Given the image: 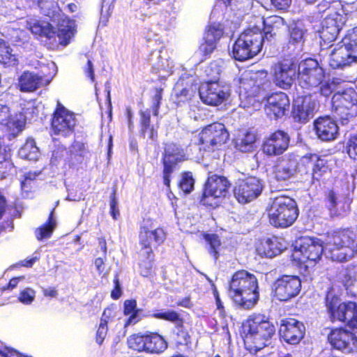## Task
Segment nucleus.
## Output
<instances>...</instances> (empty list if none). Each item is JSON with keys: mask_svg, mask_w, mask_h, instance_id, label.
Instances as JSON below:
<instances>
[{"mask_svg": "<svg viewBox=\"0 0 357 357\" xmlns=\"http://www.w3.org/2000/svg\"><path fill=\"white\" fill-rule=\"evenodd\" d=\"M333 261L346 262L357 255V231L351 227L338 228L327 234L325 245L315 237L301 236L291 255L292 264L307 271L321 260L324 252Z\"/></svg>", "mask_w": 357, "mask_h": 357, "instance_id": "f257e3e1", "label": "nucleus"}, {"mask_svg": "<svg viewBox=\"0 0 357 357\" xmlns=\"http://www.w3.org/2000/svg\"><path fill=\"white\" fill-rule=\"evenodd\" d=\"M227 292L236 305L250 310L259 299L257 278L245 270L237 271L232 274L229 281Z\"/></svg>", "mask_w": 357, "mask_h": 357, "instance_id": "f03ea898", "label": "nucleus"}, {"mask_svg": "<svg viewBox=\"0 0 357 357\" xmlns=\"http://www.w3.org/2000/svg\"><path fill=\"white\" fill-rule=\"evenodd\" d=\"M245 348L250 352H257L268 345L275 333L274 324L264 314L253 313L243 323Z\"/></svg>", "mask_w": 357, "mask_h": 357, "instance_id": "7ed1b4c3", "label": "nucleus"}, {"mask_svg": "<svg viewBox=\"0 0 357 357\" xmlns=\"http://www.w3.org/2000/svg\"><path fill=\"white\" fill-rule=\"evenodd\" d=\"M270 225L276 229L291 227L299 215V209L294 199L279 195L273 199L267 209Z\"/></svg>", "mask_w": 357, "mask_h": 357, "instance_id": "20e7f679", "label": "nucleus"}, {"mask_svg": "<svg viewBox=\"0 0 357 357\" xmlns=\"http://www.w3.org/2000/svg\"><path fill=\"white\" fill-rule=\"evenodd\" d=\"M263 43L260 27H248L235 40L232 48L233 56L239 61L252 59L261 51Z\"/></svg>", "mask_w": 357, "mask_h": 357, "instance_id": "39448f33", "label": "nucleus"}, {"mask_svg": "<svg viewBox=\"0 0 357 357\" xmlns=\"http://www.w3.org/2000/svg\"><path fill=\"white\" fill-rule=\"evenodd\" d=\"M331 103L335 116L342 125H347L357 115V91L351 87L335 92Z\"/></svg>", "mask_w": 357, "mask_h": 357, "instance_id": "423d86ee", "label": "nucleus"}, {"mask_svg": "<svg viewBox=\"0 0 357 357\" xmlns=\"http://www.w3.org/2000/svg\"><path fill=\"white\" fill-rule=\"evenodd\" d=\"M230 187L231 183L226 176L215 174L208 176L199 199L200 204L216 208L218 204L215 199L226 197Z\"/></svg>", "mask_w": 357, "mask_h": 357, "instance_id": "0eeeda50", "label": "nucleus"}, {"mask_svg": "<svg viewBox=\"0 0 357 357\" xmlns=\"http://www.w3.org/2000/svg\"><path fill=\"white\" fill-rule=\"evenodd\" d=\"M76 126L75 113L58 102L50 119V135L52 137H68L75 132Z\"/></svg>", "mask_w": 357, "mask_h": 357, "instance_id": "6e6552de", "label": "nucleus"}, {"mask_svg": "<svg viewBox=\"0 0 357 357\" xmlns=\"http://www.w3.org/2000/svg\"><path fill=\"white\" fill-rule=\"evenodd\" d=\"M166 238L167 233L162 227H155L153 219L143 218L138 232L139 250L149 251L151 254L165 241Z\"/></svg>", "mask_w": 357, "mask_h": 357, "instance_id": "1a4fd4ad", "label": "nucleus"}, {"mask_svg": "<svg viewBox=\"0 0 357 357\" xmlns=\"http://www.w3.org/2000/svg\"><path fill=\"white\" fill-rule=\"evenodd\" d=\"M184 149L175 142L165 144L162 154V180L164 185L170 188L172 174L179 168V164L187 160Z\"/></svg>", "mask_w": 357, "mask_h": 357, "instance_id": "9d476101", "label": "nucleus"}, {"mask_svg": "<svg viewBox=\"0 0 357 357\" xmlns=\"http://www.w3.org/2000/svg\"><path fill=\"white\" fill-rule=\"evenodd\" d=\"M29 29L31 32L39 37H45L49 40L59 38V43L63 46L70 43L72 38L76 33V28L68 21L65 24H59L57 31L50 23H41L39 21H35L30 24Z\"/></svg>", "mask_w": 357, "mask_h": 357, "instance_id": "9b49d317", "label": "nucleus"}, {"mask_svg": "<svg viewBox=\"0 0 357 357\" xmlns=\"http://www.w3.org/2000/svg\"><path fill=\"white\" fill-rule=\"evenodd\" d=\"M297 77L301 87L312 89L319 86L324 82L326 73L316 59L307 58L299 63Z\"/></svg>", "mask_w": 357, "mask_h": 357, "instance_id": "f8f14e48", "label": "nucleus"}, {"mask_svg": "<svg viewBox=\"0 0 357 357\" xmlns=\"http://www.w3.org/2000/svg\"><path fill=\"white\" fill-rule=\"evenodd\" d=\"M128 347L138 352L161 354L167 348V342L164 337L155 332L145 334H133L128 338Z\"/></svg>", "mask_w": 357, "mask_h": 357, "instance_id": "ddd939ff", "label": "nucleus"}, {"mask_svg": "<svg viewBox=\"0 0 357 357\" xmlns=\"http://www.w3.org/2000/svg\"><path fill=\"white\" fill-rule=\"evenodd\" d=\"M299 171L310 174L312 184L319 183L326 174L331 172L330 160L323 155L307 153L301 158Z\"/></svg>", "mask_w": 357, "mask_h": 357, "instance_id": "4468645a", "label": "nucleus"}, {"mask_svg": "<svg viewBox=\"0 0 357 357\" xmlns=\"http://www.w3.org/2000/svg\"><path fill=\"white\" fill-rule=\"evenodd\" d=\"M151 317L174 323L175 324L176 331L174 332V344L176 347H190L192 344V337L184 326V319L175 310H169L167 311L155 310L151 315Z\"/></svg>", "mask_w": 357, "mask_h": 357, "instance_id": "2eb2a0df", "label": "nucleus"}, {"mask_svg": "<svg viewBox=\"0 0 357 357\" xmlns=\"http://www.w3.org/2000/svg\"><path fill=\"white\" fill-rule=\"evenodd\" d=\"M229 138V133L225 126L219 122H214L205 126L199 133L198 145L200 150L210 151L215 146L226 143Z\"/></svg>", "mask_w": 357, "mask_h": 357, "instance_id": "dca6fc26", "label": "nucleus"}, {"mask_svg": "<svg viewBox=\"0 0 357 357\" xmlns=\"http://www.w3.org/2000/svg\"><path fill=\"white\" fill-rule=\"evenodd\" d=\"M301 280L299 276L282 275L273 283V297L281 302H287L296 297L301 290Z\"/></svg>", "mask_w": 357, "mask_h": 357, "instance_id": "f3484780", "label": "nucleus"}, {"mask_svg": "<svg viewBox=\"0 0 357 357\" xmlns=\"http://www.w3.org/2000/svg\"><path fill=\"white\" fill-rule=\"evenodd\" d=\"M199 97L206 105L219 106L230 96L228 86L220 82H204L199 87Z\"/></svg>", "mask_w": 357, "mask_h": 357, "instance_id": "a211bd4d", "label": "nucleus"}, {"mask_svg": "<svg viewBox=\"0 0 357 357\" xmlns=\"http://www.w3.org/2000/svg\"><path fill=\"white\" fill-rule=\"evenodd\" d=\"M262 190L263 184L261 180L255 176H247L237 181L233 192L239 203L247 204L258 197Z\"/></svg>", "mask_w": 357, "mask_h": 357, "instance_id": "6ab92c4d", "label": "nucleus"}, {"mask_svg": "<svg viewBox=\"0 0 357 357\" xmlns=\"http://www.w3.org/2000/svg\"><path fill=\"white\" fill-rule=\"evenodd\" d=\"M350 40L349 43H343L335 47L331 53L329 66L333 69L349 66L357 58V38L354 35Z\"/></svg>", "mask_w": 357, "mask_h": 357, "instance_id": "aec40b11", "label": "nucleus"}, {"mask_svg": "<svg viewBox=\"0 0 357 357\" xmlns=\"http://www.w3.org/2000/svg\"><path fill=\"white\" fill-rule=\"evenodd\" d=\"M319 105L318 100L312 94L298 97L293 103L291 117L296 123H305L314 116Z\"/></svg>", "mask_w": 357, "mask_h": 357, "instance_id": "412c9836", "label": "nucleus"}, {"mask_svg": "<svg viewBox=\"0 0 357 357\" xmlns=\"http://www.w3.org/2000/svg\"><path fill=\"white\" fill-rule=\"evenodd\" d=\"M290 137L282 130H276L266 137L261 144V151L267 156H277L283 154L289 148Z\"/></svg>", "mask_w": 357, "mask_h": 357, "instance_id": "4be33fe9", "label": "nucleus"}, {"mask_svg": "<svg viewBox=\"0 0 357 357\" xmlns=\"http://www.w3.org/2000/svg\"><path fill=\"white\" fill-rule=\"evenodd\" d=\"M278 333L280 337L290 344H297L304 337L305 327L304 324L291 317L280 320Z\"/></svg>", "mask_w": 357, "mask_h": 357, "instance_id": "5701e85b", "label": "nucleus"}, {"mask_svg": "<svg viewBox=\"0 0 357 357\" xmlns=\"http://www.w3.org/2000/svg\"><path fill=\"white\" fill-rule=\"evenodd\" d=\"M197 90L196 79L188 73L182 74L174 87V102L178 107L190 102Z\"/></svg>", "mask_w": 357, "mask_h": 357, "instance_id": "b1692460", "label": "nucleus"}, {"mask_svg": "<svg viewBox=\"0 0 357 357\" xmlns=\"http://www.w3.org/2000/svg\"><path fill=\"white\" fill-rule=\"evenodd\" d=\"M290 107L288 96L282 91L269 94L266 98L264 111L271 119L278 120L283 117Z\"/></svg>", "mask_w": 357, "mask_h": 357, "instance_id": "393cba45", "label": "nucleus"}, {"mask_svg": "<svg viewBox=\"0 0 357 357\" xmlns=\"http://www.w3.org/2000/svg\"><path fill=\"white\" fill-rule=\"evenodd\" d=\"M296 66L290 59H283L273 66V80L276 86L284 89H289L295 80Z\"/></svg>", "mask_w": 357, "mask_h": 357, "instance_id": "a878e982", "label": "nucleus"}, {"mask_svg": "<svg viewBox=\"0 0 357 357\" xmlns=\"http://www.w3.org/2000/svg\"><path fill=\"white\" fill-rule=\"evenodd\" d=\"M331 346L338 350L353 352L357 350V337L351 331L344 328L331 329L328 335Z\"/></svg>", "mask_w": 357, "mask_h": 357, "instance_id": "bb28decb", "label": "nucleus"}, {"mask_svg": "<svg viewBox=\"0 0 357 357\" xmlns=\"http://www.w3.org/2000/svg\"><path fill=\"white\" fill-rule=\"evenodd\" d=\"M316 135L323 141H331L337 138L339 128L335 120L329 116H320L314 121Z\"/></svg>", "mask_w": 357, "mask_h": 357, "instance_id": "cd10ccee", "label": "nucleus"}, {"mask_svg": "<svg viewBox=\"0 0 357 357\" xmlns=\"http://www.w3.org/2000/svg\"><path fill=\"white\" fill-rule=\"evenodd\" d=\"M52 76L40 75L29 71H24L18 79V86L22 92H33L40 87L47 85Z\"/></svg>", "mask_w": 357, "mask_h": 357, "instance_id": "c85d7f7f", "label": "nucleus"}, {"mask_svg": "<svg viewBox=\"0 0 357 357\" xmlns=\"http://www.w3.org/2000/svg\"><path fill=\"white\" fill-rule=\"evenodd\" d=\"M285 250V246L281 239L275 236L264 240L259 248V250L266 257H273L280 255Z\"/></svg>", "mask_w": 357, "mask_h": 357, "instance_id": "c756f323", "label": "nucleus"}, {"mask_svg": "<svg viewBox=\"0 0 357 357\" xmlns=\"http://www.w3.org/2000/svg\"><path fill=\"white\" fill-rule=\"evenodd\" d=\"M261 22L262 24V28H260L261 33L264 42L265 40H269L276 35V31L284 24V20L280 16L273 15L266 20L262 17Z\"/></svg>", "mask_w": 357, "mask_h": 357, "instance_id": "7c9ffc66", "label": "nucleus"}, {"mask_svg": "<svg viewBox=\"0 0 357 357\" xmlns=\"http://www.w3.org/2000/svg\"><path fill=\"white\" fill-rule=\"evenodd\" d=\"M139 114V132L142 135H148L149 139L155 141L158 138L157 128L151 123V109L141 110Z\"/></svg>", "mask_w": 357, "mask_h": 357, "instance_id": "2f4dec72", "label": "nucleus"}, {"mask_svg": "<svg viewBox=\"0 0 357 357\" xmlns=\"http://www.w3.org/2000/svg\"><path fill=\"white\" fill-rule=\"evenodd\" d=\"M202 238L206 242L207 251L216 262L222 248L220 237L217 234L204 232Z\"/></svg>", "mask_w": 357, "mask_h": 357, "instance_id": "473e14b6", "label": "nucleus"}, {"mask_svg": "<svg viewBox=\"0 0 357 357\" xmlns=\"http://www.w3.org/2000/svg\"><path fill=\"white\" fill-rule=\"evenodd\" d=\"M139 273L143 277L150 276L154 268V252L149 254V251H139Z\"/></svg>", "mask_w": 357, "mask_h": 357, "instance_id": "72a5a7b5", "label": "nucleus"}, {"mask_svg": "<svg viewBox=\"0 0 357 357\" xmlns=\"http://www.w3.org/2000/svg\"><path fill=\"white\" fill-rule=\"evenodd\" d=\"M56 221L54 219V209L49 214L47 221L35 230V236L38 241L50 238L56 227Z\"/></svg>", "mask_w": 357, "mask_h": 357, "instance_id": "f704fd0d", "label": "nucleus"}, {"mask_svg": "<svg viewBox=\"0 0 357 357\" xmlns=\"http://www.w3.org/2000/svg\"><path fill=\"white\" fill-rule=\"evenodd\" d=\"M25 125L26 119L22 114L10 117L6 123L8 139L17 137L24 130Z\"/></svg>", "mask_w": 357, "mask_h": 357, "instance_id": "c9c22d12", "label": "nucleus"}, {"mask_svg": "<svg viewBox=\"0 0 357 357\" xmlns=\"http://www.w3.org/2000/svg\"><path fill=\"white\" fill-rule=\"evenodd\" d=\"M325 202L327 208L331 215L335 216L343 215L349 211V206L347 208H339L338 205L340 202L337 201L336 193L333 190H328L325 194Z\"/></svg>", "mask_w": 357, "mask_h": 357, "instance_id": "e433bc0d", "label": "nucleus"}, {"mask_svg": "<svg viewBox=\"0 0 357 357\" xmlns=\"http://www.w3.org/2000/svg\"><path fill=\"white\" fill-rule=\"evenodd\" d=\"M19 155L25 160H37L39 157V149L33 139H28L20 147L18 151Z\"/></svg>", "mask_w": 357, "mask_h": 357, "instance_id": "4c0bfd02", "label": "nucleus"}, {"mask_svg": "<svg viewBox=\"0 0 357 357\" xmlns=\"http://www.w3.org/2000/svg\"><path fill=\"white\" fill-rule=\"evenodd\" d=\"M12 52L10 45L4 40L0 38V63L6 66L17 65L18 60Z\"/></svg>", "mask_w": 357, "mask_h": 357, "instance_id": "58836bf2", "label": "nucleus"}, {"mask_svg": "<svg viewBox=\"0 0 357 357\" xmlns=\"http://www.w3.org/2000/svg\"><path fill=\"white\" fill-rule=\"evenodd\" d=\"M256 140V133L250 130H247L241 138L237 139L236 146L242 152H250L254 149Z\"/></svg>", "mask_w": 357, "mask_h": 357, "instance_id": "ea45409f", "label": "nucleus"}, {"mask_svg": "<svg viewBox=\"0 0 357 357\" xmlns=\"http://www.w3.org/2000/svg\"><path fill=\"white\" fill-rule=\"evenodd\" d=\"M294 168L287 165H275L273 169V174L275 179L278 181H286L294 175Z\"/></svg>", "mask_w": 357, "mask_h": 357, "instance_id": "a19ab883", "label": "nucleus"}, {"mask_svg": "<svg viewBox=\"0 0 357 357\" xmlns=\"http://www.w3.org/2000/svg\"><path fill=\"white\" fill-rule=\"evenodd\" d=\"M195 179L191 172H183L178 183L180 190L184 194L190 193L194 189Z\"/></svg>", "mask_w": 357, "mask_h": 357, "instance_id": "79ce46f5", "label": "nucleus"}, {"mask_svg": "<svg viewBox=\"0 0 357 357\" xmlns=\"http://www.w3.org/2000/svg\"><path fill=\"white\" fill-rule=\"evenodd\" d=\"M216 47L217 44L214 43V42L206 40L203 38L202 42L199 44L197 50V52L201 57L200 62H203L208 59Z\"/></svg>", "mask_w": 357, "mask_h": 357, "instance_id": "37998d69", "label": "nucleus"}, {"mask_svg": "<svg viewBox=\"0 0 357 357\" xmlns=\"http://www.w3.org/2000/svg\"><path fill=\"white\" fill-rule=\"evenodd\" d=\"M222 66L216 61H212L206 67L204 73L206 76L205 82H220Z\"/></svg>", "mask_w": 357, "mask_h": 357, "instance_id": "c03bdc74", "label": "nucleus"}, {"mask_svg": "<svg viewBox=\"0 0 357 357\" xmlns=\"http://www.w3.org/2000/svg\"><path fill=\"white\" fill-rule=\"evenodd\" d=\"M223 29L219 25L212 24L207 26L203 38L217 44L218 41L223 36Z\"/></svg>", "mask_w": 357, "mask_h": 357, "instance_id": "a18cd8bd", "label": "nucleus"}, {"mask_svg": "<svg viewBox=\"0 0 357 357\" xmlns=\"http://www.w3.org/2000/svg\"><path fill=\"white\" fill-rule=\"evenodd\" d=\"M345 322L356 325L357 324V303L349 301L345 303Z\"/></svg>", "mask_w": 357, "mask_h": 357, "instance_id": "49530a36", "label": "nucleus"}, {"mask_svg": "<svg viewBox=\"0 0 357 357\" xmlns=\"http://www.w3.org/2000/svg\"><path fill=\"white\" fill-rule=\"evenodd\" d=\"M357 281L356 272L354 268H347L344 273L341 282L347 290L349 289Z\"/></svg>", "mask_w": 357, "mask_h": 357, "instance_id": "de8ad7c7", "label": "nucleus"}, {"mask_svg": "<svg viewBox=\"0 0 357 357\" xmlns=\"http://www.w3.org/2000/svg\"><path fill=\"white\" fill-rule=\"evenodd\" d=\"M304 40L303 30L297 26L292 28L289 33V43L292 45H302Z\"/></svg>", "mask_w": 357, "mask_h": 357, "instance_id": "09e8293b", "label": "nucleus"}, {"mask_svg": "<svg viewBox=\"0 0 357 357\" xmlns=\"http://www.w3.org/2000/svg\"><path fill=\"white\" fill-rule=\"evenodd\" d=\"M36 291L31 287L22 289L18 296V301L25 305L31 304L35 299Z\"/></svg>", "mask_w": 357, "mask_h": 357, "instance_id": "8fccbe9b", "label": "nucleus"}, {"mask_svg": "<svg viewBox=\"0 0 357 357\" xmlns=\"http://www.w3.org/2000/svg\"><path fill=\"white\" fill-rule=\"evenodd\" d=\"M155 94L152 98L153 105H152V112L153 114L157 116L159 114V109L161 105V102L162 99L163 94V89L162 87H155Z\"/></svg>", "mask_w": 357, "mask_h": 357, "instance_id": "3c124183", "label": "nucleus"}, {"mask_svg": "<svg viewBox=\"0 0 357 357\" xmlns=\"http://www.w3.org/2000/svg\"><path fill=\"white\" fill-rule=\"evenodd\" d=\"M325 302L328 312L331 310H334L336 307L340 305L341 304L340 303L339 297L335 295L331 290H329L326 292Z\"/></svg>", "mask_w": 357, "mask_h": 357, "instance_id": "603ef678", "label": "nucleus"}, {"mask_svg": "<svg viewBox=\"0 0 357 357\" xmlns=\"http://www.w3.org/2000/svg\"><path fill=\"white\" fill-rule=\"evenodd\" d=\"M345 303H342L340 305L336 307L334 310L329 312L330 317L332 321H339L345 322Z\"/></svg>", "mask_w": 357, "mask_h": 357, "instance_id": "864d4df0", "label": "nucleus"}, {"mask_svg": "<svg viewBox=\"0 0 357 357\" xmlns=\"http://www.w3.org/2000/svg\"><path fill=\"white\" fill-rule=\"evenodd\" d=\"M347 151L351 159L357 160V134L349 137L347 144Z\"/></svg>", "mask_w": 357, "mask_h": 357, "instance_id": "5fc2aeb1", "label": "nucleus"}, {"mask_svg": "<svg viewBox=\"0 0 357 357\" xmlns=\"http://www.w3.org/2000/svg\"><path fill=\"white\" fill-rule=\"evenodd\" d=\"M109 213L114 220H117L120 215V212L118 208V200L116 196V189L114 188L110 196L109 202Z\"/></svg>", "mask_w": 357, "mask_h": 357, "instance_id": "6e6d98bb", "label": "nucleus"}, {"mask_svg": "<svg viewBox=\"0 0 357 357\" xmlns=\"http://www.w3.org/2000/svg\"><path fill=\"white\" fill-rule=\"evenodd\" d=\"M142 311V309L138 308L130 312V314H127L128 318L125 320L124 328H127L129 326H134L139 323L142 319V316L140 314Z\"/></svg>", "mask_w": 357, "mask_h": 357, "instance_id": "4d7b16f0", "label": "nucleus"}, {"mask_svg": "<svg viewBox=\"0 0 357 357\" xmlns=\"http://www.w3.org/2000/svg\"><path fill=\"white\" fill-rule=\"evenodd\" d=\"M108 331V326H105L99 324L96 333V342L99 345H101L105 339Z\"/></svg>", "mask_w": 357, "mask_h": 357, "instance_id": "13d9d810", "label": "nucleus"}, {"mask_svg": "<svg viewBox=\"0 0 357 357\" xmlns=\"http://www.w3.org/2000/svg\"><path fill=\"white\" fill-rule=\"evenodd\" d=\"M40 174V172H29L24 174L23 179L20 182L22 190H27L29 181H34L36 177Z\"/></svg>", "mask_w": 357, "mask_h": 357, "instance_id": "bf43d9fd", "label": "nucleus"}, {"mask_svg": "<svg viewBox=\"0 0 357 357\" xmlns=\"http://www.w3.org/2000/svg\"><path fill=\"white\" fill-rule=\"evenodd\" d=\"M137 309L138 308L136 299L130 298L124 301L123 307V313L124 315L129 314Z\"/></svg>", "mask_w": 357, "mask_h": 357, "instance_id": "052dcab7", "label": "nucleus"}, {"mask_svg": "<svg viewBox=\"0 0 357 357\" xmlns=\"http://www.w3.org/2000/svg\"><path fill=\"white\" fill-rule=\"evenodd\" d=\"M114 287L111 291V298L113 300L119 299L122 295V290L119 279V275L116 274L114 278Z\"/></svg>", "mask_w": 357, "mask_h": 357, "instance_id": "680f3d73", "label": "nucleus"}, {"mask_svg": "<svg viewBox=\"0 0 357 357\" xmlns=\"http://www.w3.org/2000/svg\"><path fill=\"white\" fill-rule=\"evenodd\" d=\"M114 317V312L112 307H106L101 315L100 323V324L108 326V323L111 321Z\"/></svg>", "mask_w": 357, "mask_h": 357, "instance_id": "e2e57ef3", "label": "nucleus"}, {"mask_svg": "<svg viewBox=\"0 0 357 357\" xmlns=\"http://www.w3.org/2000/svg\"><path fill=\"white\" fill-rule=\"evenodd\" d=\"M213 296H214L215 301L216 309L218 310H219V312L222 317H226V312L225 310V307H224L223 303L220 299L218 291L216 289V287H214L213 289Z\"/></svg>", "mask_w": 357, "mask_h": 357, "instance_id": "0e129e2a", "label": "nucleus"}, {"mask_svg": "<svg viewBox=\"0 0 357 357\" xmlns=\"http://www.w3.org/2000/svg\"><path fill=\"white\" fill-rule=\"evenodd\" d=\"M319 86V93L321 96L328 98L332 94L333 89L328 82H322Z\"/></svg>", "mask_w": 357, "mask_h": 357, "instance_id": "69168bd1", "label": "nucleus"}, {"mask_svg": "<svg viewBox=\"0 0 357 357\" xmlns=\"http://www.w3.org/2000/svg\"><path fill=\"white\" fill-rule=\"evenodd\" d=\"M24 277H14V278H12L8 283L4 286H3L2 287H1V291H11L13 289H14L15 288L17 287L20 280H21L22 279H23Z\"/></svg>", "mask_w": 357, "mask_h": 357, "instance_id": "338daca9", "label": "nucleus"}, {"mask_svg": "<svg viewBox=\"0 0 357 357\" xmlns=\"http://www.w3.org/2000/svg\"><path fill=\"white\" fill-rule=\"evenodd\" d=\"M271 2L277 9L285 10L289 7L291 0H271Z\"/></svg>", "mask_w": 357, "mask_h": 357, "instance_id": "774afa93", "label": "nucleus"}]
</instances>
